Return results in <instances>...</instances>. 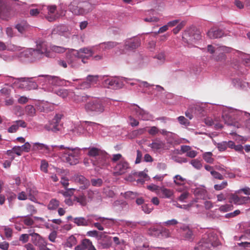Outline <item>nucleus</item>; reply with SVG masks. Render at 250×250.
Returning <instances> with one entry per match:
<instances>
[{"mask_svg":"<svg viewBox=\"0 0 250 250\" xmlns=\"http://www.w3.org/2000/svg\"><path fill=\"white\" fill-rule=\"evenodd\" d=\"M56 149L58 154L62 161L70 165H75L79 163L80 148L65 146L64 145L47 146L40 143H33L34 150H43L45 153H51Z\"/></svg>","mask_w":250,"mask_h":250,"instance_id":"obj_1","label":"nucleus"},{"mask_svg":"<svg viewBox=\"0 0 250 250\" xmlns=\"http://www.w3.org/2000/svg\"><path fill=\"white\" fill-rule=\"evenodd\" d=\"M222 117L226 124L230 126L239 127L240 124L237 120L245 123L246 127L250 129V114L243 111L229 108L227 112H224Z\"/></svg>","mask_w":250,"mask_h":250,"instance_id":"obj_2","label":"nucleus"},{"mask_svg":"<svg viewBox=\"0 0 250 250\" xmlns=\"http://www.w3.org/2000/svg\"><path fill=\"white\" fill-rule=\"evenodd\" d=\"M104 220H109L114 222L115 220L112 218H105L99 216L96 214H89L85 217H78L73 219V222L78 226L87 227L93 224L94 221L99 220L102 223H104Z\"/></svg>","mask_w":250,"mask_h":250,"instance_id":"obj_3","label":"nucleus"},{"mask_svg":"<svg viewBox=\"0 0 250 250\" xmlns=\"http://www.w3.org/2000/svg\"><path fill=\"white\" fill-rule=\"evenodd\" d=\"M33 78H15L13 77H9V80L13 84H19V88H23L25 90H31L37 88L38 84L37 83L32 81Z\"/></svg>","mask_w":250,"mask_h":250,"instance_id":"obj_4","label":"nucleus"},{"mask_svg":"<svg viewBox=\"0 0 250 250\" xmlns=\"http://www.w3.org/2000/svg\"><path fill=\"white\" fill-rule=\"evenodd\" d=\"M201 36L199 32L193 28H190L185 30L183 34L182 39L184 42L188 44H191L200 40Z\"/></svg>","mask_w":250,"mask_h":250,"instance_id":"obj_5","label":"nucleus"},{"mask_svg":"<svg viewBox=\"0 0 250 250\" xmlns=\"http://www.w3.org/2000/svg\"><path fill=\"white\" fill-rule=\"evenodd\" d=\"M39 77L42 78L41 81L42 82H40V80L39 79H38L37 81L40 83H43L42 85L49 83L53 85L61 86L64 84L66 82L69 83H71L68 81H66L64 80L60 79L58 77L56 76H52L50 75H40Z\"/></svg>","mask_w":250,"mask_h":250,"instance_id":"obj_6","label":"nucleus"},{"mask_svg":"<svg viewBox=\"0 0 250 250\" xmlns=\"http://www.w3.org/2000/svg\"><path fill=\"white\" fill-rule=\"evenodd\" d=\"M85 109L88 113L97 114L104 111V106L100 101L95 100L86 104L85 105Z\"/></svg>","mask_w":250,"mask_h":250,"instance_id":"obj_7","label":"nucleus"},{"mask_svg":"<svg viewBox=\"0 0 250 250\" xmlns=\"http://www.w3.org/2000/svg\"><path fill=\"white\" fill-rule=\"evenodd\" d=\"M214 249L211 237L209 235H205L196 244L194 250H213Z\"/></svg>","mask_w":250,"mask_h":250,"instance_id":"obj_8","label":"nucleus"},{"mask_svg":"<svg viewBox=\"0 0 250 250\" xmlns=\"http://www.w3.org/2000/svg\"><path fill=\"white\" fill-rule=\"evenodd\" d=\"M130 169L129 164L125 159H123L115 166L113 175L115 176L123 175L127 172Z\"/></svg>","mask_w":250,"mask_h":250,"instance_id":"obj_9","label":"nucleus"},{"mask_svg":"<svg viewBox=\"0 0 250 250\" xmlns=\"http://www.w3.org/2000/svg\"><path fill=\"white\" fill-rule=\"evenodd\" d=\"M101 82L104 87L108 88L118 89L122 87V83L116 77L107 78V76H105Z\"/></svg>","mask_w":250,"mask_h":250,"instance_id":"obj_10","label":"nucleus"},{"mask_svg":"<svg viewBox=\"0 0 250 250\" xmlns=\"http://www.w3.org/2000/svg\"><path fill=\"white\" fill-rule=\"evenodd\" d=\"M95 160L93 165L100 168L106 167L109 165V155L104 150Z\"/></svg>","mask_w":250,"mask_h":250,"instance_id":"obj_11","label":"nucleus"},{"mask_svg":"<svg viewBox=\"0 0 250 250\" xmlns=\"http://www.w3.org/2000/svg\"><path fill=\"white\" fill-rule=\"evenodd\" d=\"M36 49L43 54L45 57L53 58L55 57L54 54L52 53L49 50H48L47 43L44 40L39 39L36 42Z\"/></svg>","mask_w":250,"mask_h":250,"instance_id":"obj_12","label":"nucleus"},{"mask_svg":"<svg viewBox=\"0 0 250 250\" xmlns=\"http://www.w3.org/2000/svg\"><path fill=\"white\" fill-rule=\"evenodd\" d=\"M141 44V40L138 38L126 39L124 42V49L127 51H134Z\"/></svg>","mask_w":250,"mask_h":250,"instance_id":"obj_13","label":"nucleus"},{"mask_svg":"<svg viewBox=\"0 0 250 250\" xmlns=\"http://www.w3.org/2000/svg\"><path fill=\"white\" fill-rule=\"evenodd\" d=\"M132 110L135 112L136 116L144 121H148L152 118V115L147 111L140 108L138 105L134 104Z\"/></svg>","mask_w":250,"mask_h":250,"instance_id":"obj_14","label":"nucleus"},{"mask_svg":"<svg viewBox=\"0 0 250 250\" xmlns=\"http://www.w3.org/2000/svg\"><path fill=\"white\" fill-rule=\"evenodd\" d=\"M99 244L103 249H107L111 247L112 244V237L102 232L99 236Z\"/></svg>","mask_w":250,"mask_h":250,"instance_id":"obj_15","label":"nucleus"},{"mask_svg":"<svg viewBox=\"0 0 250 250\" xmlns=\"http://www.w3.org/2000/svg\"><path fill=\"white\" fill-rule=\"evenodd\" d=\"M42 8H46L48 11V14L45 16V18L49 21H54L60 16L58 13H56L57 7L55 5L43 6Z\"/></svg>","mask_w":250,"mask_h":250,"instance_id":"obj_16","label":"nucleus"},{"mask_svg":"<svg viewBox=\"0 0 250 250\" xmlns=\"http://www.w3.org/2000/svg\"><path fill=\"white\" fill-rule=\"evenodd\" d=\"M230 202L237 205H242L250 203V197L249 196H238L231 194L230 196Z\"/></svg>","mask_w":250,"mask_h":250,"instance_id":"obj_17","label":"nucleus"},{"mask_svg":"<svg viewBox=\"0 0 250 250\" xmlns=\"http://www.w3.org/2000/svg\"><path fill=\"white\" fill-rule=\"evenodd\" d=\"M74 49H71V51L66 54V59L67 63L73 68H77L79 65V61L75 52L73 51Z\"/></svg>","mask_w":250,"mask_h":250,"instance_id":"obj_18","label":"nucleus"},{"mask_svg":"<svg viewBox=\"0 0 250 250\" xmlns=\"http://www.w3.org/2000/svg\"><path fill=\"white\" fill-rule=\"evenodd\" d=\"M83 149H88L87 155L90 157V161L92 164H93L98 156L100 155V154L104 151V150L96 147H85Z\"/></svg>","mask_w":250,"mask_h":250,"instance_id":"obj_19","label":"nucleus"},{"mask_svg":"<svg viewBox=\"0 0 250 250\" xmlns=\"http://www.w3.org/2000/svg\"><path fill=\"white\" fill-rule=\"evenodd\" d=\"M61 120V116L56 115L51 121L50 125L47 127V130L54 132H57L60 129L61 126L59 125Z\"/></svg>","mask_w":250,"mask_h":250,"instance_id":"obj_20","label":"nucleus"},{"mask_svg":"<svg viewBox=\"0 0 250 250\" xmlns=\"http://www.w3.org/2000/svg\"><path fill=\"white\" fill-rule=\"evenodd\" d=\"M9 15V7L6 0H0V18L6 20Z\"/></svg>","mask_w":250,"mask_h":250,"instance_id":"obj_21","label":"nucleus"},{"mask_svg":"<svg viewBox=\"0 0 250 250\" xmlns=\"http://www.w3.org/2000/svg\"><path fill=\"white\" fill-rule=\"evenodd\" d=\"M105 78V75H88L86 80L88 83L90 84L91 87L95 86L98 82H102L103 79Z\"/></svg>","mask_w":250,"mask_h":250,"instance_id":"obj_22","label":"nucleus"},{"mask_svg":"<svg viewBox=\"0 0 250 250\" xmlns=\"http://www.w3.org/2000/svg\"><path fill=\"white\" fill-rule=\"evenodd\" d=\"M26 123L23 120H18L13 122V124L8 128V132L9 133H15L16 132L19 127H21L25 128L26 127Z\"/></svg>","mask_w":250,"mask_h":250,"instance_id":"obj_23","label":"nucleus"},{"mask_svg":"<svg viewBox=\"0 0 250 250\" xmlns=\"http://www.w3.org/2000/svg\"><path fill=\"white\" fill-rule=\"evenodd\" d=\"M118 44V43L115 42H104L99 44L98 45L96 46V50L102 48L103 51H106L110 50Z\"/></svg>","mask_w":250,"mask_h":250,"instance_id":"obj_24","label":"nucleus"},{"mask_svg":"<svg viewBox=\"0 0 250 250\" xmlns=\"http://www.w3.org/2000/svg\"><path fill=\"white\" fill-rule=\"evenodd\" d=\"M224 35L223 31L216 28H211L207 33L208 36L210 39H216L222 37Z\"/></svg>","mask_w":250,"mask_h":250,"instance_id":"obj_25","label":"nucleus"},{"mask_svg":"<svg viewBox=\"0 0 250 250\" xmlns=\"http://www.w3.org/2000/svg\"><path fill=\"white\" fill-rule=\"evenodd\" d=\"M73 201L79 203L82 207L85 206L88 203L86 196L83 193H80L75 195L73 198Z\"/></svg>","mask_w":250,"mask_h":250,"instance_id":"obj_26","label":"nucleus"},{"mask_svg":"<svg viewBox=\"0 0 250 250\" xmlns=\"http://www.w3.org/2000/svg\"><path fill=\"white\" fill-rule=\"evenodd\" d=\"M68 8L73 14L76 15H83L82 6H78L74 2H72L68 6Z\"/></svg>","mask_w":250,"mask_h":250,"instance_id":"obj_27","label":"nucleus"},{"mask_svg":"<svg viewBox=\"0 0 250 250\" xmlns=\"http://www.w3.org/2000/svg\"><path fill=\"white\" fill-rule=\"evenodd\" d=\"M33 237L32 242L33 244L38 248L43 244L46 241L39 234L34 233L32 234Z\"/></svg>","mask_w":250,"mask_h":250,"instance_id":"obj_28","label":"nucleus"},{"mask_svg":"<svg viewBox=\"0 0 250 250\" xmlns=\"http://www.w3.org/2000/svg\"><path fill=\"white\" fill-rule=\"evenodd\" d=\"M26 193L30 200L33 202L36 201V199L35 198V195L37 194V191L35 188H27L26 189Z\"/></svg>","mask_w":250,"mask_h":250,"instance_id":"obj_29","label":"nucleus"},{"mask_svg":"<svg viewBox=\"0 0 250 250\" xmlns=\"http://www.w3.org/2000/svg\"><path fill=\"white\" fill-rule=\"evenodd\" d=\"M31 52L32 54L31 59L32 60V62L40 60L45 57L43 54L37 50L36 48L33 49L31 48Z\"/></svg>","mask_w":250,"mask_h":250,"instance_id":"obj_30","label":"nucleus"},{"mask_svg":"<svg viewBox=\"0 0 250 250\" xmlns=\"http://www.w3.org/2000/svg\"><path fill=\"white\" fill-rule=\"evenodd\" d=\"M20 57L21 59L32 62L31 48L24 50L20 53Z\"/></svg>","mask_w":250,"mask_h":250,"instance_id":"obj_31","label":"nucleus"},{"mask_svg":"<svg viewBox=\"0 0 250 250\" xmlns=\"http://www.w3.org/2000/svg\"><path fill=\"white\" fill-rule=\"evenodd\" d=\"M158 194H160L162 198H170L173 195V192L169 189L160 187Z\"/></svg>","mask_w":250,"mask_h":250,"instance_id":"obj_32","label":"nucleus"},{"mask_svg":"<svg viewBox=\"0 0 250 250\" xmlns=\"http://www.w3.org/2000/svg\"><path fill=\"white\" fill-rule=\"evenodd\" d=\"M193 193L198 198L204 199L207 194V191L203 187H198L194 189Z\"/></svg>","mask_w":250,"mask_h":250,"instance_id":"obj_33","label":"nucleus"},{"mask_svg":"<svg viewBox=\"0 0 250 250\" xmlns=\"http://www.w3.org/2000/svg\"><path fill=\"white\" fill-rule=\"evenodd\" d=\"M60 206V201L55 199H51L47 206V209L49 210H55Z\"/></svg>","mask_w":250,"mask_h":250,"instance_id":"obj_34","label":"nucleus"},{"mask_svg":"<svg viewBox=\"0 0 250 250\" xmlns=\"http://www.w3.org/2000/svg\"><path fill=\"white\" fill-rule=\"evenodd\" d=\"M96 49V46H92L91 47H83L77 50V51L80 53H83L85 55H88V56L92 57L94 54V50Z\"/></svg>","mask_w":250,"mask_h":250,"instance_id":"obj_35","label":"nucleus"},{"mask_svg":"<svg viewBox=\"0 0 250 250\" xmlns=\"http://www.w3.org/2000/svg\"><path fill=\"white\" fill-rule=\"evenodd\" d=\"M99 193L97 190H92L89 189L86 191L87 200L88 202H91L93 200H95L99 196Z\"/></svg>","mask_w":250,"mask_h":250,"instance_id":"obj_36","label":"nucleus"},{"mask_svg":"<svg viewBox=\"0 0 250 250\" xmlns=\"http://www.w3.org/2000/svg\"><path fill=\"white\" fill-rule=\"evenodd\" d=\"M95 5L92 4L89 2H85L82 6L83 15L91 12L94 8Z\"/></svg>","mask_w":250,"mask_h":250,"instance_id":"obj_37","label":"nucleus"},{"mask_svg":"<svg viewBox=\"0 0 250 250\" xmlns=\"http://www.w3.org/2000/svg\"><path fill=\"white\" fill-rule=\"evenodd\" d=\"M163 145L164 144L160 139H156L152 143L149 144L148 146L154 150H158L161 148Z\"/></svg>","mask_w":250,"mask_h":250,"instance_id":"obj_38","label":"nucleus"},{"mask_svg":"<svg viewBox=\"0 0 250 250\" xmlns=\"http://www.w3.org/2000/svg\"><path fill=\"white\" fill-rule=\"evenodd\" d=\"M232 83L233 86L237 88H243L246 87L247 83L243 82L238 78H234L232 80Z\"/></svg>","mask_w":250,"mask_h":250,"instance_id":"obj_39","label":"nucleus"},{"mask_svg":"<svg viewBox=\"0 0 250 250\" xmlns=\"http://www.w3.org/2000/svg\"><path fill=\"white\" fill-rule=\"evenodd\" d=\"M73 51L75 52V54L77 56L79 61L80 62V59H81V62L83 63H87V60L91 57L83 53H80L79 52L77 51V50H73Z\"/></svg>","mask_w":250,"mask_h":250,"instance_id":"obj_40","label":"nucleus"},{"mask_svg":"<svg viewBox=\"0 0 250 250\" xmlns=\"http://www.w3.org/2000/svg\"><path fill=\"white\" fill-rule=\"evenodd\" d=\"M77 243V240L75 237L73 235L69 237L65 242L64 246L67 248H72L73 246L75 245Z\"/></svg>","mask_w":250,"mask_h":250,"instance_id":"obj_41","label":"nucleus"},{"mask_svg":"<svg viewBox=\"0 0 250 250\" xmlns=\"http://www.w3.org/2000/svg\"><path fill=\"white\" fill-rule=\"evenodd\" d=\"M66 50V48L63 47L53 45L50 46L49 51L54 54V52L57 53H63Z\"/></svg>","mask_w":250,"mask_h":250,"instance_id":"obj_42","label":"nucleus"},{"mask_svg":"<svg viewBox=\"0 0 250 250\" xmlns=\"http://www.w3.org/2000/svg\"><path fill=\"white\" fill-rule=\"evenodd\" d=\"M187 231L182 232V235L184 240L192 241L193 239V232L190 229H186Z\"/></svg>","mask_w":250,"mask_h":250,"instance_id":"obj_43","label":"nucleus"},{"mask_svg":"<svg viewBox=\"0 0 250 250\" xmlns=\"http://www.w3.org/2000/svg\"><path fill=\"white\" fill-rule=\"evenodd\" d=\"M212 153L211 152H207L203 154V158L205 161L208 163L212 164L214 161L212 158Z\"/></svg>","mask_w":250,"mask_h":250,"instance_id":"obj_44","label":"nucleus"},{"mask_svg":"<svg viewBox=\"0 0 250 250\" xmlns=\"http://www.w3.org/2000/svg\"><path fill=\"white\" fill-rule=\"evenodd\" d=\"M26 113L29 116L33 117L36 114V109L34 106L32 105H27L25 107Z\"/></svg>","mask_w":250,"mask_h":250,"instance_id":"obj_45","label":"nucleus"},{"mask_svg":"<svg viewBox=\"0 0 250 250\" xmlns=\"http://www.w3.org/2000/svg\"><path fill=\"white\" fill-rule=\"evenodd\" d=\"M76 88L77 89L85 90L90 88L91 87L90 86V84L88 83L87 81L85 79V81L79 82L78 84L76 85Z\"/></svg>","mask_w":250,"mask_h":250,"instance_id":"obj_46","label":"nucleus"},{"mask_svg":"<svg viewBox=\"0 0 250 250\" xmlns=\"http://www.w3.org/2000/svg\"><path fill=\"white\" fill-rule=\"evenodd\" d=\"M173 178L174 182L177 185H183L186 181V179L180 175H175Z\"/></svg>","mask_w":250,"mask_h":250,"instance_id":"obj_47","label":"nucleus"},{"mask_svg":"<svg viewBox=\"0 0 250 250\" xmlns=\"http://www.w3.org/2000/svg\"><path fill=\"white\" fill-rule=\"evenodd\" d=\"M21 47L20 46H18L13 44L9 43L6 45L5 50L10 51H19L21 50Z\"/></svg>","mask_w":250,"mask_h":250,"instance_id":"obj_48","label":"nucleus"},{"mask_svg":"<svg viewBox=\"0 0 250 250\" xmlns=\"http://www.w3.org/2000/svg\"><path fill=\"white\" fill-rule=\"evenodd\" d=\"M70 93V91L65 89H60L56 91L57 95L62 98H65Z\"/></svg>","mask_w":250,"mask_h":250,"instance_id":"obj_49","label":"nucleus"},{"mask_svg":"<svg viewBox=\"0 0 250 250\" xmlns=\"http://www.w3.org/2000/svg\"><path fill=\"white\" fill-rule=\"evenodd\" d=\"M27 27V25L24 22L18 23L15 26V28L21 34L24 33Z\"/></svg>","mask_w":250,"mask_h":250,"instance_id":"obj_50","label":"nucleus"},{"mask_svg":"<svg viewBox=\"0 0 250 250\" xmlns=\"http://www.w3.org/2000/svg\"><path fill=\"white\" fill-rule=\"evenodd\" d=\"M142 208L145 213L148 214L153 209V207L150 204H145L142 206Z\"/></svg>","mask_w":250,"mask_h":250,"instance_id":"obj_51","label":"nucleus"},{"mask_svg":"<svg viewBox=\"0 0 250 250\" xmlns=\"http://www.w3.org/2000/svg\"><path fill=\"white\" fill-rule=\"evenodd\" d=\"M157 59L158 61V62L159 63H163L165 62L166 60V56L165 52H161L156 54L154 57Z\"/></svg>","mask_w":250,"mask_h":250,"instance_id":"obj_52","label":"nucleus"},{"mask_svg":"<svg viewBox=\"0 0 250 250\" xmlns=\"http://www.w3.org/2000/svg\"><path fill=\"white\" fill-rule=\"evenodd\" d=\"M232 48L226 46H220L216 48V52H223L225 54L226 53L231 52Z\"/></svg>","mask_w":250,"mask_h":250,"instance_id":"obj_53","label":"nucleus"},{"mask_svg":"<svg viewBox=\"0 0 250 250\" xmlns=\"http://www.w3.org/2000/svg\"><path fill=\"white\" fill-rule=\"evenodd\" d=\"M86 123H84V122H83L77 126L76 129L78 133L83 134L86 132L85 128L84 127H87V125H86Z\"/></svg>","mask_w":250,"mask_h":250,"instance_id":"obj_54","label":"nucleus"},{"mask_svg":"<svg viewBox=\"0 0 250 250\" xmlns=\"http://www.w3.org/2000/svg\"><path fill=\"white\" fill-rule=\"evenodd\" d=\"M66 188L65 191L62 190L60 191V193L62 194L64 197H70L74 194V191L75 190V188Z\"/></svg>","mask_w":250,"mask_h":250,"instance_id":"obj_55","label":"nucleus"},{"mask_svg":"<svg viewBox=\"0 0 250 250\" xmlns=\"http://www.w3.org/2000/svg\"><path fill=\"white\" fill-rule=\"evenodd\" d=\"M190 163L195 168L197 169H200L202 167L201 162L198 159L192 160Z\"/></svg>","mask_w":250,"mask_h":250,"instance_id":"obj_56","label":"nucleus"},{"mask_svg":"<svg viewBox=\"0 0 250 250\" xmlns=\"http://www.w3.org/2000/svg\"><path fill=\"white\" fill-rule=\"evenodd\" d=\"M138 196L137 192L128 191L125 193V198L128 199H134Z\"/></svg>","mask_w":250,"mask_h":250,"instance_id":"obj_57","label":"nucleus"},{"mask_svg":"<svg viewBox=\"0 0 250 250\" xmlns=\"http://www.w3.org/2000/svg\"><path fill=\"white\" fill-rule=\"evenodd\" d=\"M163 249L162 247H149L148 245L144 244L143 246L137 248V250H155L156 249Z\"/></svg>","mask_w":250,"mask_h":250,"instance_id":"obj_58","label":"nucleus"},{"mask_svg":"<svg viewBox=\"0 0 250 250\" xmlns=\"http://www.w3.org/2000/svg\"><path fill=\"white\" fill-rule=\"evenodd\" d=\"M103 194L107 197L113 198L115 195L114 192L108 188H104Z\"/></svg>","mask_w":250,"mask_h":250,"instance_id":"obj_59","label":"nucleus"},{"mask_svg":"<svg viewBox=\"0 0 250 250\" xmlns=\"http://www.w3.org/2000/svg\"><path fill=\"white\" fill-rule=\"evenodd\" d=\"M148 233L150 235L158 236L160 234V230L159 229L157 228L153 227L149 229Z\"/></svg>","mask_w":250,"mask_h":250,"instance_id":"obj_60","label":"nucleus"},{"mask_svg":"<svg viewBox=\"0 0 250 250\" xmlns=\"http://www.w3.org/2000/svg\"><path fill=\"white\" fill-rule=\"evenodd\" d=\"M84 123H86V125H87V127H84L85 128V131L90 132L92 130H93L94 128L96 127L98 125L97 124L94 122L84 121Z\"/></svg>","mask_w":250,"mask_h":250,"instance_id":"obj_61","label":"nucleus"},{"mask_svg":"<svg viewBox=\"0 0 250 250\" xmlns=\"http://www.w3.org/2000/svg\"><path fill=\"white\" fill-rule=\"evenodd\" d=\"M232 205L226 204L221 206L218 209L221 212H226L232 210Z\"/></svg>","mask_w":250,"mask_h":250,"instance_id":"obj_62","label":"nucleus"},{"mask_svg":"<svg viewBox=\"0 0 250 250\" xmlns=\"http://www.w3.org/2000/svg\"><path fill=\"white\" fill-rule=\"evenodd\" d=\"M160 234H161L162 236L166 238L170 237V233L169 229L165 228H162L160 230Z\"/></svg>","mask_w":250,"mask_h":250,"instance_id":"obj_63","label":"nucleus"},{"mask_svg":"<svg viewBox=\"0 0 250 250\" xmlns=\"http://www.w3.org/2000/svg\"><path fill=\"white\" fill-rule=\"evenodd\" d=\"M228 185L227 181H223L220 184H216L214 186V188L216 190H220L225 188Z\"/></svg>","mask_w":250,"mask_h":250,"instance_id":"obj_64","label":"nucleus"}]
</instances>
